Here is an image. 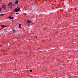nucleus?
Masks as SVG:
<instances>
[{
	"instance_id": "f257e3e1",
	"label": "nucleus",
	"mask_w": 78,
	"mask_h": 78,
	"mask_svg": "<svg viewBox=\"0 0 78 78\" xmlns=\"http://www.w3.org/2000/svg\"><path fill=\"white\" fill-rule=\"evenodd\" d=\"M19 10H20V8L18 7L17 8L14 9L13 11V12H17L18 11H19Z\"/></svg>"
},
{
	"instance_id": "f03ea898",
	"label": "nucleus",
	"mask_w": 78,
	"mask_h": 78,
	"mask_svg": "<svg viewBox=\"0 0 78 78\" xmlns=\"http://www.w3.org/2000/svg\"><path fill=\"white\" fill-rule=\"evenodd\" d=\"M2 7L3 8V9H6V5L4 4V5H2Z\"/></svg>"
},
{
	"instance_id": "7ed1b4c3",
	"label": "nucleus",
	"mask_w": 78,
	"mask_h": 78,
	"mask_svg": "<svg viewBox=\"0 0 78 78\" xmlns=\"http://www.w3.org/2000/svg\"><path fill=\"white\" fill-rule=\"evenodd\" d=\"M8 18H9V19H11L12 20H13V18L12 17L9 16Z\"/></svg>"
},
{
	"instance_id": "20e7f679",
	"label": "nucleus",
	"mask_w": 78,
	"mask_h": 78,
	"mask_svg": "<svg viewBox=\"0 0 78 78\" xmlns=\"http://www.w3.org/2000/svg\"><path fill=\"white\" fill-rule=\"evenodd\" d=\"M12 2H9L8 5V6H10V5H11L12 4Z\"/></svg>"
},
{
	"instance_id": "39448f33",
	"label": "nucleus",
	"mask_w": 78,
	"mask_h": 78,
	"mask_svg": "<svg viewBox=\"0 0 78 78\" xmlns=\"http://www.w3.org/2000/svg\"><path fill=\"white\" fill-rule=\"evenodd\" d=\"M15 3L16 4H18V0H17L15 1Z\"/></svg>"
},
{
	"instance_id": "423d86ee",
	"label": "nucleus",
	"mask_w": 78,
	"mask_h": 78,
	"mask_svg": "<svg viewBox=\"0 0 78 78\" xmlns=\"http://www.w3.org/2000/svg\"><path fill=\"white\" fill-rule=\"evenodd\" d=\"M27 23H31V21H30L28 20L27 21Z\"/></svg>"
},
{
	"instance_id": "0eeeda50",
	"label": "nucleus",
	"mask_w": 78,
	"mask_h": 78,
	"mask_svg": "<svg viewBox=\"0 0 78 78\" xmlns=\"http://www.w3.org/2000/svg\"><path fill=\"white\" fill-rule=\"evenodd\" d=\"M4 26L5 25H1V27L2 28H4Z\"/></svg>"
},
{
	"instance_id": "6e6552de",
	"label": "nucleus",
	"mask_w": 78,
	"mask_h": 78,
	"mask_svg": "<svg viewBox=\"0 0 78 78\" xmlns=\"http://www.w3.org/2000/svg\"><path fill=\"white\" fill-rule=\"evenodd\" d=\"M13 33H16V30H15L14 29H13Z\"/></svg>"
},
{
	"instance_id": "1a4fd4ad",
	"label": "nucleus",
	"mask_w": 78,
	"mask_h": 78,
	"mask_svg": "<svg viewBox=\"0 0 78 78\" xmlns=\"http://www.w3.org/2000/svg\"><path fill=\"white\" fill-rule=\"evenodd\" d=\"M0 16L1 17H2V16H3V14L2 13L0 15Z\"/></svg>"
},
{
	"instance_id": "9d476101",
	"label": "nucleus",
	"mask_w": 78,
	"mask_h": 78,
	"mask_svg": "<svg viewBox=\"0 0 78 78\" xmlns=\"http://www.w3.org/2000/svg\"><path fill=\"white\" fill-rule=\"evenodd\" d=\"M10 8H11V9H12V5H10Z\"/></svg>"
},
{
	"instance_id": "9b49d317",
	"label": "nucleus",
	"mask_w": 78,
	"mask_h": 78,
	"mask_svg": "<svg viewBox=\"0 0 78 78\" xmlns=\"http://www.w3.org/2000/svg\"><path fill=\"white\" fill-rule=\"evenodd\" d=\"M29 71H30V72H32V71H33V70H32L30 69L29 70Z\"/></svg>"
},
{
	"instance_id": "f8f14e48",
	"label": "nucleus",
	"mask_w": 78,
	"mask_h": 78,
	"mask_svg": "<svg viewBox=\"0 0 78 78\" xmlns=\"http://www.w3.org/2000/svg\"><path fill=\"white\" fill-rule=\"evenodd\" d=\"M1 11H2V8L0 7V12Z\"/></svg>"
},
{
	"instance_id": "ddd939ff",
	"label": "nucleus",
	"mask_w": 78,
	"mask_h": 78,
	"mask_svg": "<svg viewBox=\"0 0 78 78\" xmlns=\"http://www.w3.org/2000/svg\"><path fill=\"white\" fill-rule=\"evenodd\" d=\"M21 26H22V25L20 24H19V26L21 27Z\"/></svg>"
},
{
	"instance_id": "4468645a",
	"label": "nucleus",
	"mask_w": 78,
	"mask_h": 78,
	"mask_svg": "<svg viewBox=\"0 0 78 78\" xmlns=\"http://www.w3.org/2000/svg\"><path fill=\"white\" fill-rule=\"evenodd\" d=\"M12 6H14V4H12Z\"/></svg>"
},
{
	"instance_id": "2eb2a0df",
	"label": "nucleus",
	"mask_w": 78,
	"mask_h": 78,
	"mask_svg": "<svg viewBox=\"0 0 78 78\" xmlns=\"http://www.w3.org/2000/svg\"><path fill=\"white\" fill-rule=\"evenodd\" d=\"M21 26H19V28H21Z\"/></svg>"
},
{
	"instance_id": "dca6fc26",
	"label": "nucleus",
	"mask_w": 78,
	"mask_h": 78,
	"mask_svg": "<svg viewBox=\"0 0 78 78\" xmlns=\"http://www.w3.org/2000/svg\"><path fill=\"white\" fill-rule=\"evenodd\" d=\"M5 27H6V25L4 26V28Z\"/></svg>"
},
{
	"instance_id": "f3484780",
	"label": "nucleus",
	"mask_w": 78,
	"mask_h": 78,
	"mask_svg": "<svg viewBox=\"0 0 78 78\" xmlns=\"http://www.w3.org/2000/svg\"><path fill=\"white\" fill-rule=\"evenodd\" d=\"M19 14V13H16V14Z\"/></svg>"
},
{
	"instance_id": "a211bd4d",
	"label": "nucleus",
	"mask_w": 78,
	"mask_h": 78,
	"mask_svg": "<svg viewBox=\"0 0 78 78\" xmlns=\"http://www.w3.org/2000/svg\"><path fill=\"white\" fill-rule=\"evenodd\" d=\"M5 13L3 14V15H5Z\"/></svg>"
},
{
	"instance_id": "6ab92c4d",
	"label": "nucleus",
	"mask_w": 78,
	"mask_h": 78,
	"mask_svg": "<svg viewBox=\"0 0 78 78\" xmlns=\"http://www.w3.org/2000/svg\"><path fill=\"white\" fill-rule=\"evenodd\" d=\"M33 34H34V33H33Z\"/></svg>"
},
{
	"instance_id": "aec40b11",
	"label": "nucleus",
	"mask_w": 78,
	"mask_h": 78,
	"mask_svg": "<svg viewBox=\"0 0 78 78\" xmlns=\"http://www.w3.org/2000/svg\"><path fill=\"white\" fill-rule=\"evenodd\" d=\"M0 2H1V0H0Z\"/></svg>"
}]
</instances>
